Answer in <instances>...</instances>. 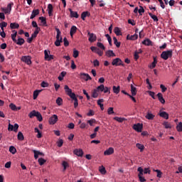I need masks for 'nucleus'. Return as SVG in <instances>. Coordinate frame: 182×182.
<instances>
[{"label":"nucleus","mask_w":182,"mask_h":182,"mask_svg":"<svg viewBox=\"0 0 182 182\" xmlns=\"http://www.w3.org/2000/svg\"><path fill=\"white\" fill-rule=\"evenodd\" d=\"M10 28L11 29H18L19 28V24L17 23H11Z\"/></svg>","instance_id":"29"},{"label":"nucleus","mask_w":182,"mask_h":182,"mask_svg":"<svg viewBox=\"0 0 182 182\" xmlns=\"http://www.w3.org/2000/svg\"><path fill=\"white\" fill-rule=\"evenodd\" d=\"M45 60H48L49 59V55H50V51H48L46 50H44Z\"/></svg>","instance_id":"48"},{"label":"nucleus","mask_w":182,"mask_h":182,"mask_svg":"<svg viewBox=\"0 0 182 182\" xmlns=\"http://www.w3.org/2000/svg\"><path fill=\"white\" fill-rule=\"evenodd\" d=\"M18 129H19V125L18 124H15L14 126L11 124L10 123L9 124V132H15L16 133V132H18Z\"/></svg>","instance_id":"6"},{"label":"nucleus","mask_w":182,"mask_h":182,"mask_svg":"<svg viewBox=\"0 0 182 182\" xmlns=\"http://www.w3.org/2000/svg\"><path fill=\"white\" fill-rule=\"evenodd\" d=\"M173 56V50H164V52H162L161 55V58L162 59H164V60H168V59L169 58H172Z\"/></svg>","instance_id":"3"},{"label":"nucleus","mask_w":182,"mask_h":182,"mask_svg":"<svg viewBox=\"0 0 182 182\" xmlns=\"http://www.w3.org/2000/svg\"><path fill=\"white\" fill-rule=\"evenodd\" d=\"M73 153L78 157H82V156H83V150L82 149H75Z\"/></svg>","instance_id":"16"},{"label":"nucleus","mask_w":182,"mask_h":182,"mask_svg":"<svg viewBox=\"0 0 182 182\" xmlns=\"http://www.w3.org/2000/svg\"><path fill=\"white\" fill-rule=\"evenodd\" d=\"M97 90H100V92H104V93H110V87H105V85H100V86H98Z\"/></svg>","instance_id":"5"},{"label":"nucleus","mask_w":182,"mask_h":182,"mask_svg":"<svg viewBox=\"0 0 182 182\" xmlns=\"http://www.w3.org/2000/svg\"><path fill=\"white\" fill-rule=\"evenodd\" d=\"M39 20L41 21L43 26H46V18L43 16L39 17Z\"/></svg>","instance_id":"47"},{"label":"nucleus","mask_w":182,"mask_h":182,"mask_svg":"<svg viewBox=\"0 0 182 182\" xmlns=\"http://www.w3.org/2000/svg\"><path fill=\"white\" fill-rule=\"evenodd\" d=\"M178 132H182V122H179L178 124L176 126Z\"/></svg>","instance_id":"50"},{"label":"nucleus","mask_w":182,"mask_h":182,"mask_svg":"<svg viewBox=\"0 0 182 182\" xmlns=\"http://www.w3.org/2000/svg\"><path fill=\"white\" fill-rule=\"evenodd\" d=\"M146 118L149 120H153V119H154V114H153V113H147Z\"/></svg>","instance_id":"37"},{"label":"nucleus","mask_w":182,"mask_h":182,"mask_svg":"<svg viewBox=\"0 0 182 182\" xmlns=\"http://www.w3.org/2000/svg\"><path fill=\"white\" fill-rule=\"evenodd\" d=\"M148 94L149 95V96H151L153 99H156L155 97V93L154 92H152L151 90H148Z\"/></svg>","instance_id":"58"},{"label":"nucleus","mask_w":182,"mask_h":182,"mask_svg":"<svg viewBox=\"0 0 182 182\" xmlns=\"http://www.w3.org/2000/svg\"><path fill=\"white\" fill-rule=\"evenodd\" d=\"M62 42H63V41L62 40V38H60V40H56L54 43L55 46H60V43H62Z\"/></svg>","instance_id":"53"},{"label":"nucleus","mask_w":182,"mask_h":182,"mask_svg":"<svg viewBox=\"0 0 182 182\" xmlns=\"http://www.w3.org/2000/svg\"><path fill=\"white\" fill-rule=\"evenodd\" d=\"M39 14V9H33L30 16V19H33Z\"/></svg>","instance_id":"17"},{"label":"nucleus","mask_w":182,"mask_h":182,"mask_svg":"<svg viewBox=\"0 0 182 182\" xmlns=\"http://www.w3.org/2000/svg\"><path fill=\"white\" fill-rule=\"evenodd\" d=\"M58 122V115L53 114L52 117H50L48 120L49 124H55Z\"/></svg>","instance_id":"10"},{"label":"nucleus","mask_w":182,"mask_h":182,"mask_svg":"<svg viewBox=\"0 0 182 182\" xmlns=\"http://www.w3.org/2000/svg\"><path fill=\"white\" fill-rule=\"evenodd\" d=\"M38 112H36V110H33V111H31V112L29 113L28 117H30V119H32V118H33V117H36V116H37V114H38Z\"/></svg>","instance_id":"23"},{"label":"nucleus","mask_w":182,"mask_h":182,"mask_svg":"<svg viewBox=\"0 0 182 182\" xmlns=\"http://www.w3.org/2000/svg\"><path fill=\"white\" fill-rule=\"evenodd\" d=\"M131 92L133 96H136L137 93V89L135 87V86H133V85H131Z\"/></svg>","instance_id":"27"},{"label":"nucleus","mask_w":182,"mask_h":182,"mask_svg":"<svg viewBox=\"0 0 182 182\" xmlns=\"http://www.w3.org/2000/svg\"><path fill=\"white\" fill-rule=\"evenodd\" d=\"M73 56V58H77L79 56V51H77V50H74Z\"/></svg>","instance_id":"59"},{"label":"nucleus","mask_w":182,"mask_h":182,"mask_svg":"<svg viewBox=\"0 0 182 182\" xmlns=\"http://www.w3.org/2000/svg\"><path fill=\"white\" fill-rule=\"evenodd\" d=\"M99 170L102 174H106L107 173V170L104 166H100Z\"/></svg>","instance_id":"40"},{"label":"nucleus","mask_w":182,"mask_h":182,"mask_svg":"<svg viewBox=\"0 0 182 182\" xmlns=\"http://www.w3.org/2000/svg\"><path fill=\"white\" fill-rule=\"evenodd\" d=\"M114 149L113 147H109L107 150L104 151L105 156H109L110 154H112L114 153Z\"/></svg>","instance_id":"14"},{"label":"nucleus","mask_w":182,"mask_h":182,"mask_svg":"<svg viewBox=\"0 0 182 182\" xmlns=\"http://www.w3.org/2000/svg\"><path fill=\"white\" fill-rule=\"evenodd\" d=\"M107 113L108 114H114V107H109L107 109Z\"/></svg>","instance_id":"54"},{"label":"nucleus","mask_w":182,"mask_h":182,"mask_svg":"<svg viewBox=\"0 0 182 182\" xmlns=\"http://www.w3.org/2000/svg\"><path fill=\"white\" fill-rule=\"evenodd\" d=\"M57 146L58 147H62V146H63V139H59L58 141H57Z\"/></svg>","instance_id":"56"},{"label":"nucleus","mask_w":182,"mask_h":182,"mask_svg":"<svg viewBox=\"0 0 182 182\" xmlns=\"http://www.w3.org/2000/svg\"><path fill=\"white\" fill-rule=\"evenodd\" d=\"M149 15L154 22H159V18L156 15H153L151 13H149Z\"/></svg>","instance_id":"33"},{"label":"nucleus","mask_w":182,"mask_h":182,"mask_svg":"<svg viewBox=\"0 0 182 182\" xmlns=\"http://www.w3.org/2000/svg\"><path fill=\"white\" fill-rule=\"evenodd\" d=\"M64 90H65V93H67V95L68 96H70V97L72 98V97L76 96V95L74 92H72V90L70 88H69V86L65 85Z\"/></svg>","instance_id":"7"},{"label":"nucleus","mask_w":182,"mask_h":182,"mask_svg":"<svg viewBox=\"0 0 182 182\" xmlns=\"http://www.w3.org/2000/svg\"><path fill=\"white\" fill-rule=\"evenodd\" d=\"M71 99H73V100H74V107L76 109V107H77V106H79V103L77 102V98L76 97V95L71 97Z\"/></svg>","instance_id":"34"},{"label":"nucleus","mask_w":182,"mask_h":182,"mask_svg":"<svg viewBox=\"0 0 182 182\" xmlns=\"http://www.w3.org/2000/svg\"><path fill=\"white\" fill-rule=\"evenodd\" d=\"M63 42L64 46H69V41H68V38L66 37L63 38Z\"/></svg>","instance_id":"61"},{"label":"nucleus","mask_w":182,"mask_h":182,"mask_svg":"<svg viewBox=\"0 0 182 182\" xmlns=\"http://www.w3.org/2000/svg\"><path fill=\"white\" fill-rule=\"evenodd\" d=\"M87 36H88V41L90 42H92V33H90V31H87Z\"/></svg>","instance_id":"64"},{"label":"nucleus","mask_w":182,"mask_h":182,"mask_svg":"<svg viewBox=\"0 0 182 182\" xmlns=\"http://www.w3.org/2000/svg\"><path fill=\"white\" fill-rule=\"evenodd\" d=\"M136 146L139 149L140 151H143L144 150L145 147L144 144H141L140 143H136Z\"/></svg>","instance_id":"39"},{"label":"nucleus","mask_w":182,"mask_h":182,"mask_svg":"<svg viewBox=\"0 0 182 182\" xmlns=\"http://www.w3.org/2000/svg\"><path fill=\"white\" fill-rule=\"evenodd\" d=\"M138 38H139V36L136 35V33H134V35H132L131 36L130 35H127V39L128 41H136V39H138Z\"/></svg>","instance_id":"15"},{"label":"nucleus","mask_w":182,"mask_h":182,"mask_svg":"<svg viewBox=\"0 0 182 182\" xmlns=\"http://www.w3.org/2000/svg\"><path fill=\"white\" fill-rule=\"evenodd\" d=\"M77 31V28L75 26H73L70 28V35L71 37H73V35H75V33Z\"/></svg>","instance_id":"20"},{"label":"nucleus","mask_w":182,"mask_h":182,"mask_svg":"<svg viewBox=\"0 0 182 182\" xmlns=\"http://www.w3.org/2000/svg\"><path fill=\"white\" fill-rule=\"evenodd\" d=\"M9 107H10V109H11V110H14V111L17 110L16 105H15V104H14V103H11L9 105Z\"/></svg>","instance_id":"55"},{"label":"nucleus","mask_w":182,"mask_h":182,"mask_svg":"<svg viewBox=\"0 0 182 182\" xmlns=\"http://www.w3.org/2000/svg\"><path fill=\"white\" fill-rule=\"evenodd\" d=\"M41 87H48L49 86V84L48 82H46L45 81H43L41 84Z\"/></svg>","instance_id":"62"},{"label":"nucleus","mask_w":182,"mask_h":182,"mask_svg":"<svg viewBox=\"0 0 182 182\" xmlns=\"http://www.w3.org/2000/svg\"><path fill=\"white\" fill-rule=\"evenodd\" d=\"M106 56H107L108 58H112V57H115L116 55L115 53L113 52V50H107V52L105 53Z\"/></svg>","instance_id":"19"},{"label":"nucleus","mask_w":182,"mask_h":182,"mask_svg":"<svg viewBox=\"0 0 182 182\" xmlns=\"http://www.w3.org/2000/svg\"><path fill=\"white\" fill-rule=\"evenodd\" d=\"M86 16H90V13L89 11L82 12L81 14V19H82V21H85V18H86Z\"/></svg>","instance_id":"25"},{"label":"nucleus","mask_w":182,"mask_h":182,"mask_svg":"<svg viewBox=\"0 0 182 182\" xmlns=\"http://www.w3.org/2000/svg\"><path fill=\"white\" fill-rule=\"evenodd\" d=\"M62 166H63V167L68 168V167H69V164L68 162H66V161H63L62 163Z\"/></svg>","instance_id":"63"},{"label":"nucleus","mask_w":182,"mask_h":182,"mask_svg":"<svg viewBox=\"0 0 182 182\" xmlns=\"http://www.w3.org/2000/svg\"><path fill=\"white\" fill-rule=\"evenodd\" d=\"M33 151L34 153V159L37 160V159L39 157L38 151L33 150Z\"/></svg>","instance_id":"60"},{"label":"nucleus","mask_w":182,"mask_h":182,"mask_svg":"<svg viewBox=\"0 0 182 182\" xmlns=\"http://www.w3.org/2000/svg\"><path fill=\"white\" fill-rule=\"evenodd\" d=\"M48 12V16H53V6L50 4H49L48 5V9H47Z\"/></svg>","instance_id":"13"},{"label":"nucleus","mask_w":182,"mask_h":182,"mask_svg":"<svg viewBox=\"0 0 182 182\" xmlns=\"http://www.w3.org/2000/svg\"><path fill=\"white\" fill-rule=\"evenodd\" d=\"M17 139L18 140H20V141H22L25 139V136H23V134L22 132H19L17 135Z\"/></svg>","instance_id":"28"},{"label":"nucleus","mask_w":182,"mask_h":182,"mask_svg":"<svg viewBox=\"0 0 182 182\" xmlns=\"http://www.w3.org/2000/svg\"><path fill=\"white\" fill-rule=\"evenodd\" d=\"M112 90L114 92V93H116V95H118V93H119L120 92V86H113L112 87Z\"/></svg>","instance_id":"30"},{"label":"nucleus","mask_w":182,"mask_h":182,"mask_svg":"<svg viewBox=\"0 0 182 182\" xmlns=\"http://www.w3.org/2000/svg\"><path fill=\"white\" fill-rule=\"evenodd\" d=\"M55 31L57 32V35H56V41H60V30H59V28H55Z\"/></svg>","instance_id":"35"},{"label":"nucleus","mask_w":182,"mask_h":182,"mask_svg":"<svg viewBox=\"0 0 182 182\" xmlns=\"http://www.w3.org/2000/svg\"><path fill=\"white\" fill-rule=\"evenodd\" d=\"M69 11L70 12L71 18H79V14H77V12L72 11V9H70Z\"/></svg>","instance_id":"18"},{"label":"nucleus","mask_w":182,"mask_h":182,"mask_svg":"<svg viewBox=\"0 0 182 182\" xmlns=\"http://www.w3.org/2000/svg\"><path fill=\"white\" fill-rule=\"evenodd\" d=\"M38 161L40 166H43L45 164V163H46V160H45L42 158L38 159Z\"/></svg>","instance_id":"49"},{"label":"nucleus","mask_w":182,"mask_h":182,"mask_svg":"<svg viewBox=\"0 0 182 182\" xmlns=\"http://www.w3.org/2000/svg\"><path fill=\"white\" fill-rule=\"evenodd\" d=\"M112 65L113 66H124V63H123L120 58H116L115 59H113Z\"/></svg>","instance_id":"4"},{"label":"nucleus","mask_w":182,"mask_h":182,"mask_svg":"<svg viewBox=\"0 0 182 182\" xmlns=\"http://www.w3.org/2000/svg\"><path fill=\"white\" fill-rule=\"evenodd\" d=\"M13 34H11V39L14 43H16V45H19V46H22L23 43H25V40L22 38H18V40H16V35H18V31L13 30L12 31Z\"/></svg>","instance_id":"2"},{"label":"nucleus","mask_w":182,"mask_h":182,"mask_svg":"<svg viewBox=\"0 0 182 182\" xmlns=\"http://www.w3.org/2000/svg\"><path fill=\"white\" fill-rule=\"evenodd\" d=\"M42 92L41 90H36L33 92V100H36V99H38V96H39V93Z\"/></svg>","instance_id":"31"},{"label":"nucleus","mask_w":182,"mask_h":182,"mask_svg":"<svg viewBox=\"0 0 182 182\" xmlns=\"http://www.w3.org/2000/svg\"><path fill=\"white\" fill-rule=\"evenodd\" d=\"M31 58L29 55H24L21 57L22 62L26 63V65H32V61L31 60Z\"/></svg>","instance_id":"8"},{"label":"nucleus","mask_w":182,"mask_h":182,"mask_svg":"<svg viewBox=\"0 0 182 182\" xmlns=\"http://www.w3.org/2000/svg\"><path fill=\"white\" fill-rule=\"evenodd\" d=\"M36 117H37L38 122H42V120H43V118L42 117V114H41V112H38Z\"/></svg>","instance_id":"51"},{"label":"nucleus","mask_w":182,"mask_h":182,"mask_svg":"<svg viewBox=\"0 0 182 182\" xmlns=\"http://www.w3.org/2000/svg\"><path fill=\"white\" fill-rule=\"evenodd\" d=\"M143 45H145L146 46H151L153 45V43L151 42V41H150V39H145L143 42H142Z\"/></svg>","instance_id":"21"},{"label":"nucleus","mask_w":182,"mask_h":182,"mask_svg":"<svg viewBox=\"0 0 182 182\" xmlns=\"http://www.w3.org/2000/svg\"><path fill=\"white\" fill-rule=\"evenodd\" d=\"M34 132H35V133H38L37 135H36L37 139L42 138V132H41V131H39V129L36 127L34 129Z\"/></svg>","instance_id":"26"},{"label":"nucleus","mask_w":182,"mask_h":182,"mask_svg":"<svg viewBox=\"0 0 182 182\" xmlns=\"http://www.w3.org/2000/svg\"><path fill=\"white\" fill-rule=\"evenodd\" d=\"M154 171H156L157 177H159V178L162 177L163 173H162V171H161V170L156 169V170H154Z\"/></svg>","instance_id":"57"},{"label":"nucleus","mask_w":182,"mask_h":182,"mask_svg":"<svg viewBox=\"0 0 182 182\" xmlns=\"http://www.w3.org/2000/svg\"><path fill=\"white\" fill-rule=\"evenodd\" d=\"M158 99L161 103L164 104L165 103V99L163 97L162 93H158L157 94Z\"/></svg>","instance_id":"24"},{"label":"nucleus","mask_w":182,"mask_h":182,"mask_svg":"<svg viewBox=\"0 0 182 182\" xmlns=\"http://www.w3.org/2000/svg\"><path fill=\"white\" fill-rule=\"evenodd\" d=\"M114 43L117 46V48H120L121 46V42H118L117 38H113Z\"/></svg>","instance_id":"42"},{"label":"nucleus","mask_w":182,"mask_h":182,"mask_svg":"<svg viewBox=\"0 0 182 182\" xmlns=\"http://www.w3.org/2000/svg\"><path fill=\"white\" fill-rule=\"evenodd\" d=\"M1 11L3 12H4V14H7L8 15H9L11 14V10H9V9H7V8H1Z\"/></svg>","instance_id":"52"},{"label":"nucleus","mask_w":182,"mask_h":182,"mask_svg":"<svg viewBox=\"0 0 182 182\" xmlns=\"http://www.w3.org/2000/svg\"><path fill=\"white\" fill-rule=\"evenodd\" d=\"M89 124L90 126H92V119H90L87 122V124L85 122L81 123L80 128V129H89Z\"/></svg>","instance_id":"11"},{"label":"nucleus","mask_w":182,"mask_h":182,"mask_svg":"<svg viewBox=\"0 0 182 182\" xmlns=\"http://www.w3.org/2000/svg\"><path fill=\"white\" fill-rule=\"evenodd\" d=\"M98 92H100V90H98V87H97L96 90H94V92H92V97H98L99 93Z\"/></svg>","instance_id":"41"},{"label":"nucleus","mask_w":182,"mask_h":182,"mask_svg":"<svg viewBox=\"0 0 182 182\" xmlns=\"http://www.w3.org/2000/svg\"><path fill=\"white\" fill-rule=\"evenodd\" d=\"M114 32L117 35V36H120V35H122L121 31L118 27L114 28Z\"/></svg>","instance_id":"36"},{"label":"nucleus","mask_w":182,"mask_h":182,"mask_svg":"<svg viewBox=\"0 0 182 182\" xmlns=\"http://www.w3.org/2000/svg\"><path fill=\"white\" fill-rule=\"evenodd\" d=\"M80 79H82V80H90L92 79V77H90V75H89V74H86L85 73H81L80 74Z\"/></svg>","instance_id":"9"},{"label":"nucleus","mask_w":182,"mask_h":182,"mask_svg":"<svg viewBox=\"0 0 182 182\" xmlns=\"http://www.w3.org/2000/svg\"><path fill=\"white\" fill-rule=\"evenodd\" d=\"M133 129L136 132H141L143 129V124L141 123H137L136 124H134Z\"/></svg>","instance_id":"12"},{"label":"nucleus","mask_w":182,"mask_h":182,"mask_svg":"<svg viewBox=\"0 0 182 182\" xmlns=\"http://www.w3.org/2000/svg\"><path fill=\"white\" fill-rule=\"evenodd\" d=\"M63 103V100H62L61 97H58L56 100V104L58 106H62Z\"/></svg>","instance_id":"45"},{"label":"nucleus","mask_w":182,"mask_h":182,"mask_svg":"<svg viewBox=\"0 0 182 182\" xmlns=\"http://www.w3.org/2000/svg\"><path fill=\"white\" fill-rule=\"evenodd\" d=\"M159 115L161 116V117H163L164 119H168L169 117V114L166 112H161L159 113Z\"/></svg>","instance_id":"22"},{"label":"nucleus","mask_w":182,"mask_h":182,"mask_svg":"<svg viewBox=\"0 0 182 182\" xmlns=\"http://www.w3.org/2000/svg\"><path fill=\"white\" fill-rule=\"evenodd\" d=\"M6 26H8V23L5 21L0 23V28L1 31H4V28H6Z\"/></svg>","instance_id":"44"},{"label":"nucleus","mask_w":182,"mask_h":182,"mask_svg":"<svg viewBox=\"0 0 182 182\" xmlns=\"http://www.w3.org/2000/svg\"><path fill=\"white\" fill-rule=\"evenodd\" d=\"M163 124L165 129H171V124L168 122H164Z\"/></svg>","instance_id":"46"},{"label":"nucleus","mask_w":182,"mask_h":182,"mask_svg":"<svg viewBox=\"0 0 182 182\" xmlns=\"http://www.w3.org/2000/svg\"><path fill=\"white\" fill-rule=\"evenodd\" d=\"M97 46H92V52L97 53L99 56H102L104 53V50H106V48L103 43L101 42L97 43Z\"/></svg>","instance_id":"1"},{"label":"nucleus","mask_w":182,"mask_h":182,"mask_svg":"<svg viewBox=\"0 0 182 182\" xmlns=\"http://www.w3.org/2000/svg\"><path fill=\"white\" fill-rule=\"evenodd\" d=\"M137 171H139L138 176H139V178L140 180V176H141L143 175L144 170L143 167H138Z\"/></svg>","instance_id":"32"},{"label":"nucleus","mask_w":182,"mask_h":182,"mask_svg":"<svg viewBox=\"0 0 182 182\" xmlns=\"http://www.w3.org/2000/svg\"><path fill=\"white\" fill-rule=\"evenodd\" d=\"M9 150L11 154H15V153H16V148L14 146H11Z\"/></svg>","instance_id":"43"},{"label":"nucleus","mask_w":182,"mask_h":182,"mask_svg":"<svg viewBox=\"0 0 182 182\" xmlns=\"http://www.w3.org/2000/svg\"><path fill=\"white\" fill-rule=\"evenodd\" d=\"M65 76H66V72L65 71L61 72L60 75L58 77V80L62 81V80L63 79V77H65Z\"/></svg>","instance_id":"38"}]
</instances>
